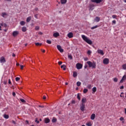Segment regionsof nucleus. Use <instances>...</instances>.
Segmentation results:
<instances>
[{
	"instance_id": "nucleus-20",
	"label": "nucleus",
	"mask_w": 126,
	"mask_h": 126,
	"mask_svg": "<svg viewBox=\"0 0 126 126\" xmlns=\"http://www.w3.org/2000/svg\"><path fill=\"white\" fill-rule=\"evenodd\" d=\"M94 21L95 22H99V21H100V17H96L94 19Z\"/></svg>"
},
{
	"instance_id": "nucleus-29",
	"label": "nucleus",
	"mask_w": 126,
	"mask_h": 126,
	"mask_svg": "<svg viewBox=\"0 0 126 126\" xmlns=\"http://www.w3.org/2000/svg\"><path fill=\"white\" fill-rule=\"evenodd\" d=\"M68 59H69L70 60H72V56L71 54H68Z\"/></svg>"
},
{
	"instance_id": "nucleus-27",
	"label": "nucleus",
	"mask_w": 126,
	"mask_h": 126,
	"mask_svg": "<svg viewBox=\"0 0 126 126\" xmlns=\"http://www.w3.org/2000/svg\"><path fill=\"white\" fill-rule=\"evenodd\" d=\"M3 118H4V119H8V118H9V116H8V115H6V114H4L3 116Z\"/></svg>"
},
{
	"instance_id": "nucleus-57",
	"label": "nucleus",
	"mask_w": 126,
	"mask_h": 126,
	"mask_svg": "<svg viewBox=\"0 0 126 126\" xmlns=\"http://www.w3.org/2000/svg\"><path fill=\"white\" fill-rule=\"evenodd\" d=\"M84 61H88V58H85Z\"/></svg>"
},
{
	"instance_id": "nucleus-21",
	"label": "nucleus",
	"mask_w": 126,
	"mask_h": 126,
	"mask_svg": "<svg viewBox=\"0 0 126 126\" xmlns=\"http://www.w3.org/2000/svg\"><path fill=\"white\" fill-rule=\"evenodd\" d=\"M61 3H62V4H64L66 3L67 0H61Z\"/></svg>"
},
{
	"instance_id": "nucleus-15",
	"label": "nucleus",
	"mask_w": 126,
	"mask_h": 126,
	"mask_svg": "<svg viewBox=\"0 0 126 126\" xmlns=\"http://www.w3.org/2000/svg\"><path fill=\"white\" fill-rule=\"evenodd\" d=\"M87 126H92L93 125V122L90 121L86 124Z\"/></svg>"
},
{
	"instance_id": "nucleus-18",
	"label": "nucleus",
	"mask_w": 126,
	"mask_h": 126,
	"mask_svg": "<svg viewBox=\"0 0 126 126\" xmlns=\"http://www.w3.org/2000/svg\"><path fill=\"white\" fill-rule=\"evenodd\" d=\"M44 122L45 124H49V123H50V119L48 118H45Z\"/></svg>"
},
{
	"instance_id": "nucleus-28",
	"label": "nucleus",
	"mask_w": 126,
	"mask_h": 126,
	"mask_svg": "<svg viewBox=\"0 0 126 126\" xmlns=\"http://www.w3.org/2000/svg\"><path fill=\"white\" fill-rule=\"evenodd\" d=\"M123 69L126 70V64H124L122 65Z\"/></svg>"
},
{
	"instance_id": "nucleus-11",
	"label": "nucleus",
	"mask_w": 126,
	"mask_h": 126,
	"mask_svg": "<svg viewBox=\"0 0 126 126\" xmlns=\"http://www.w3.org/2000/svg\"><path fill=\"white\" fill-rule=\"evenodd\" d=\"M93 2H95L96 3H100V2H102L103 0H92Z\"/></svg>"
},
{
	"instance_id": "nucleus-47",
	"label": "nucleus",
	"mask_w": 126,
	"mask_h": 126,
	"mask_svg": "<svg viewBox=\"0 0 126 126\" xmlns=\"http://www.w3.org/2000/svg\"><path fill=\"white\" fill-rule=\"evenodd\" d=\"M71 103L72 104H75V100H72Z\"/></svg>"
},
{
	"instance_id": "nucleus-37",
	"label": "nucleus",
	"mask_w": 126,
	"mask_h": 126,
	"mask_svg": "<svg viewBox=\"0 0 126 126\" xmlns=\"http://www.w3.org/2000/svg\"><path fill=\"white\" fill-rule=\"evenodd\" d=\"M87 92H88V89H85L84 90V91H83V93H84L85 94H86V93Z\"/></svg>"
},
{
	"instance_id": "nucleus-46",
	"label": "nucleus",
	"mask_w": 126,
	"mask_h": 126,
	"mask_svg": "<svg viewBox=\"0 0 126 126\" xmlns=\"http://www.w3.org/2000/svg\"><path fill=\"white\" fill-rule=\"evenodd\" d=\"M112 18H117V15H112Z\"/></svg>"
},
{
	"instance_id": "nucleus-10",
	"label": "nucleus",
	"mask_w": 126,
	"mask_h": 126,
	"mask_svg": "<svg viewBox=\"0 0 126 126\" xmlns=\"http://www.w3.org/2000/svg\"><path fill=\"white\" fill-rule=\"evenodd\" d=\"M18 34H19V32H18V31H14L13 32L12 35L14 37H16V36H17V35H18Z\"/></svg>"
},
{
	"instance_id": "nucleus-38",
	"label": "nucleus",
	"mask_w": 126,
	"mask_h": 126,
	"mask_svg": "<svg viewBox=\"0 0 126 126\" xmlns=\"http://www.w3.org/2000/svg\"><path fill=\"white\" fill-rule=\"evenodd\" d=\"M92 53V52L91 51V50H88L87 52V54L89 56H90V55H91Z\"/></svg>"
},
{
	"instance_id": "nucleus-17",
	"label": "nucleus",
	"mask_w": 126,
	"mask_h": 126,
	"mask_svg": "<svg viewBox=\"0 0 126 126\" xmlns=\"http://www.w3.org/2000/svg\"><path fill=\"white\" fill-rule=\"evenodd\" d=\"M96 117V115H95V114L93 113L91 115V120H95V117Z\"/></svg>"
},
{
	"instance_id": "nucleus-51",
	"label": "nucleus",
	"mask_w": 126,
	"mask_h": 126,
	"mask_svg": "<svg viewBox=\"0 0 126 126\" xmlns=\"http://www.w3.org/2000/svg\"><path fill=\"white\" fill-rule=\"evenodd\" d=\"M58 63H59V64L61 65L63 63V62L60 61V62H58Z\"/></svg>"
},
{
	"instance_id": "nucleus-63",
	"label": "nucleus",
	"mask_w": 126,
	"mask_h": 126,
	"mask_svg": "<svg viewBox=\"0 0 126 126\" xmlns=\"http://www.w3.org/2000/svg\"><path fill=\"white\" fill-rule=\"evenodd\" d=\"M85 68H87V65L85 66Z\"/></svg>"
},
{
	"instance_id": "nucleus-24",
	"label": "nucleus",
	"mask_w": 126,
	"mask_h": 126,
	"mask_svg": "<svg viewBox=\"0 0 126 126\" xmlns=\"http://www.w3.org/2000/svg\"><path fill=\"white\" fill-rule=\"evenodd\" d=\"M27 30V29L26 27H23L22 29V31L23 32H26V31Z\"/></svg>"
},
{
	"instance_id": "nucleus-8",
	"label": "nucleus",
	"mask_w": 126,
	"mask_h": 126,
	"mask_svg": "<svg viewBox=\"0 0 126 126\" xmlns=\"http://www.w3.org/2000/svg\"><path fill=\"white\" fill-rule=\"evenodd\" d=\"M67 37L70 39L71 38H73V33L72 32H69L67 34Z\"/></svg>"
},
{
	"instance_id": "nucleus-35",
	"label": "nucleus",
	"mask_w": 126,
	"mask_h": 126,
	"mask_svg": "<svg viewBox=\"0 0 126 126\" xmlns=\"http://www.w3.org/2000/svg\"><path fill=\"white\" fill-rule=\"evenodd\" d=\"M96 28H98V26H95L94 27H93L91 28V29L93 30L94 29H96Z\"/></svg>"
},
{
	"instance_id": "nucleus-4",
	"label": "nucleus",
	"mask_w": 126,
	"mask_h": 126,
	"mask_svg": "<svg viewBox=\"0 0 126 126\" xmlns=\"http://www.w3.org/2000/svg\"><path fill=\"white\" fill-rule=\"evenodd\" d=\"M109 62H110V60L108 58H105L103 60V63L104 64H109Z\"/></svg>"
},
{
	"instance_id": "nucleus-2",
	"label": "nucleus",
	"mask_w": 126,
	"mask_h": 126,
	"mask_svg": "<svg viewBox=\"0 0 126 126\" xmlns=\"http://www.w3.org/2000/svg\"><path fill=\"white\" fill-rule=\"evenodd\" d=\"M87 63L88 64L89 67H91V68H96V63L88 61Z\"/></svg>"
},
{
	"instance_id": "nucleus-60",
	"label": "nucleus",
	"mask_w": 126,
	"mask_h": 126,
	"mask_svg": "<svg viewBox=\"0 0 126 126\" xmlns=\"http://www.w3.org/2000/svg\"><path fill=\"white\" fill-rule=\"evenodd\" d=\"M1 30H1V26L0 25V31H1Z\"/></svg>"
},
{
	"instance_id": "nucleus-30",
	"label": "nucleus",
	"mask_w": 126,
	"mask_h": 126,
	"mask_svg": "<svg viewBox=\"0 0 126 126\" xmlns=\"http://www.w3.org/2000/svg\"><path fill=\"white\" fill-rule=\"evenodd\" d=\"M120 97L121 98H124V97H125V94L124 93H121L120 94Z\"/></svg>"
},
{
	"instance_id": "nucleus-62",
	"label": "nucleus",
	"mask_w": 126,
	"mask_h": 126,
	"mask_svg": "<svg viewBox=\"0 0 126 126\" xmlns=\"http://www.w3.org/2000/svg\"><path fill=\"white\" fill-rule=\"evenodd\" d=\"M12 57H15V54H12Z\"/></svg>"
},
{
	"instance_id": "nucleus-36",
	"label": "nucleus",
	"mask_w": 126,
	"mask_h": 126,
	"mask_svg": "<svg viewBox=\"0 0 126 126\" xmlns=\"http://www.w3.org/2000/svg\"><path fill=\"white\" fill-rule=\"evenodd\" d=\"M20 100L22 103H26V101H25V100H24V99L21 98L20 99Z\"/></svg>"
},
{
	"instance_id": "nucleus-48",
	"label": "nucleus",
	"mask_w": 126,
	"mask_h": 126,
	"mask_svg": "<svg viewBox=\"0 0 126 126\" xmlns=\"http://www.w3.org/2000/svg\"><path fill=\"white\" fill-rule=\"evenodd\" d=\"M21 69H23V68L24 67V66L21 65H20Z\"/></svg>"
},
{
	"instance_id": "nucleus-59",
	"label": "nucleus",
	"mask_w": 126,
	"mask_h": 126,
	"mask_svg": "<svg viewBox=\"0 0 126 126\" xmlns=\"http://www.w3.org/2000/svg\"><path fill=\"white\" fill-rule=\"evenodd\" d=\"M125 114L126 115V108H125Z\"/></svg>"
},
{
	"instance_id": "nucleus-1",
	"label": "nucleus",
	"mask_w": 126,
	"mask_h": 126,
	"mask_svg": "<svg viewBox=\"0 0 126 126\" xmlns=\"http://www.w3.org/2000/svg\"><path fill=\"white\" fill-rule=\"evenodd\" d=\"M81 37H82L83 40H84V41H85V42L87 43V44H89V45H92V41L91 40H90V39H89L87 37V36H86L85 35H82Z\"/></svg>"
},
{
	"instance_id": "nucleus-54",
	"label": "nucleus",
	"mask_w": 126,
	"mask_h": 126,
	"mask_svg": "<svg viewBox=\"0 0 126 126\" xmlns=\"http://www.w3.org/2000/svg\"><path fill=\"white\" fill-rule=\"evenodd\" d=\"M8 83L9 84H11V82L10 81V79L8 80Z\"/></svg>"
},
{
	"instance_id": "nucleus-42",
	"label": "nucleus",
	"mask_w": 126,
	"mask_h": 126,
	"mask_svg": "<svg viewBox=\"0 0 126 126\" xmlns=\"http://www.w3.org/2000/svg\"><path fill=\"white\" fill-rule=\"evenodd\" d=\"M46 43H47V44H52V41L51 40H47L46 41Z\"/></svg>"
},
{
	"instance_id": "nucleus-44",
	"label": "nucleus",
	"mask_w": 126,
	"mask_h": 126,
	"mask_svg": "<svg viewBox=\"0 0 126 126\" xmlns=\"http://www.w3.org/2000/svg\"><path fill=\"white\" fill-rule=\"evenodd\" d=\"M15 80H16V81H19V80H20V78H19V77H16V78H15Z\"/></svg>"
},
{
	"instance_id": "nucleus-53",
	"label": "nucleus",
	"mask_w": 126,
	"mask_h": 126,
	"mask_svg": "<svg viewBox=\"0 0 126 126\" xmlns=\"http://www.w3.org/2000/svg\"><path fill=\"white\" fill-rule=\"evenodd\" d=\"M35 123H36V124H39V123H40V122H39V121L36 120H35Z\"/></svg>"
},
{
	"instance_id": "nucleus-41",
	"label": "nucleus",
	"mask_w": 126,
	"mask_h": 126,
	"mask_svg": "<svg viewBox=\"0 0 126 126\" xmlns=\"http://www.w3.org/2000/svg\"><path fill=\"white\" fill-rule=\"evenodd\" d=\"M80 85H81V82H77V86H80Z\"/></svg>"
},
{
	"instance_id": "nucleus-23",
	"label": "nucleus",
	"mask_w": 126,
	"mask_h": 126,
	"mask_svg": "<svg viewBox=\"0 0 126 126\" xmlns=\"http://www.w3.org/2000/svg\"><path fill=\"white\" fill-rule=\"evenodd\" d=\"M61 68H63V70H65L66 69V66L65 64L61 65Z\"/></svg>"
},
{
	"instance_id": "nucleus-19",
	"label": "nucleus",
	"mask_w": 126,
	"mask_h": 126,
	"mask_svg": "<svg viewBox=\"0 0 126 126\" xmlns=\"http://www.w3.org/2000/svg\"><path fill=\"white\" fill-rule=\"evenodd\" d=\"M92 93L93 94H95V92H96V91H97V88L96 87H94L93 89H92Z\"/></svg>"
},
{
	"instance_id": "nucleus-13",
	"label": "nucleus",
	"mask_w": 126,
	"mask_h": 126,
	"mask_svg": "<svg viewBox=\"0 0 126 126\" xmlns=\"http://www.w3.org/2000/svg\"><path fill=\"white\" fill-rule=\"evenodd\" d=\"M0 62L1 63H5V59H4V57H2L0 58Z\"/></svg>"
},
{
	"instance_id": "nucleus-7",
	"label": "nucleus",
	"mask_w": 126,
	"mask_h": 126,
	"mask_svg": "<svg viewBox=\"0 0 126 126\" xmlns=\"http://www.w3.org/2000/svg\"><path fill=\"white\" fill-rule=\"evenodd\" d=\"M97 52L99 55H101V56H104V51H103V50L100 49H98L97 51Z\"/></svg>"
},
{
	"instance_id": "nucleus-49",
	"label": "nucleus",
	"mask_w": 126,
	"mask_h": 126,
	"mask_svg": "<svg viewBox=\"0 0 126 126\" xmlns=\"http://www.w3.org/2000/svg\"><path fill=\"white\" fill-rule=\"evenodd\" d=\"M38 34H39V35H43V32H39Z\"/></svg>"
},
{
	"instance_id": "nucleus-14",
	"label": "nucleus",
	"mask_w": 126,
	"mask_h": 126,
	"mask_svg": "<svg viewBox=\"0 0 126 126\" xmlns=\"http://www.w3.org/2000/svg\"><path fill=\"white\" fill-rule=\"evenodd\" d=\"M86 101H87V99H86V98L85 97H83L82 98V103L81 104H85V103H86Z\"/></svg>"
},
{
	"instance_id": "nucleus-52",
	"label": "nucleus",
	"mask_w": 126,
	"mask_h": 126,
	"mask_svg": "<svg viewBox=\"0 0 126 126\" xmlns=\"http://www.w3.org/2000/svg\"><path fill=\"white\" fill-rule=\"evenodd\" d=\"M112 23H113V24H116V20H113Z\"/></svg>"
},
{
	"instance_id": "nucleus-45",
	"label": "nucleus",
	"mask_w": 126,
	"mask_h": 126,
	"mask_svg": "<svg viewBox=\"0 0 126 126\" xmlns=\"http://www.w3.org/2000/svg\"><path fill=\"white\" fill-rule=\"evenodd\" d=\"M87 88H89V89H91V88H92V86H91V85H89L87 86Z\"/></svg>"
},
{
	"instance_id": "nucleus-26",
	"label": "nucleus",
	"mask_w": 126,
	"mask_h": 126,
	"mask_svg": "<svg viewBox=\"0 0 126 126\" xmlns=\"http://www.w3.org/2000/svg\"><path fill=\"white\" fill-rule=\"evenodd\" d=\"M120 121H121V122H122V123H125V118H124V117H121L120 118Z\"/></svg>"
},
{
	"instance_id": "nucleus-34",
	"label": "nucleus",
	"mask_w": 126,
	"mask_h": 126,
	"mask_svg": "<svg viewBox=\"0 0 126 126\" xmlns=\"http://www.w3.org/2000/svg\"><path fill=\"white\" fill-rule=\"evenodd\" d=\"M52 122V123H56V122H57V119H56V118H53Z\"/></svg>"
},
{
	"instance_id": "nucleus-40",
	"label": "nucleus",
	"mask_w": 126,
	"mask_h": 126,
	"mask_svg": "<svg viewBox=\"0 0 126 126\" xmlns=\"http://www.w3.org/2000/svg\"><path fill=\"white\" fill-rule=\"evenodd\" d=\"M113 81H114V82H118V78H114L113 79Z\"/></svg>"
},
{
	"instance_id": "nucleus-33",
	"label": "nucleus",
	"mask_w": 126,
	"mask_h": 126,
	"mask_svg": "<svg viewBox=\"0 0 126 126\" xmlns=\"http://www.w3.org/2000/svg\"><path fill=\"white\" fill-rule=\"evenodd\" d=\"M77 98L79 100V101H80V99H81V98H80V94H77Z\"/></svg>"
},
{
	"instance_id": "nucleus-61",
	"label": "nucleus",
	"mask_w": 126,
	"mask_h": 126,
	"mask_svg": "<svg viewBox=\"0 0 126 126\" xmlns=\"http://www.w3.org/2000/svg\"><path fill=\"white\" fill-rule=\"evenodd\" d=\"M6 0V1H11V0Z\"/></svg>"
},
{
	"instance_id": "nucleus-16",
	"label": "nucleus",
	"mask_w": 126,
	"mask_h": 126,
	"mask_svg": "<svg viewBox=\"0 0 126 126\" xmlns=\"http://www.w3.org/2000/svg\"><path fill=\"white\" fill-rule=\"evenodd\" d=\"M0 25L1 27H4L5 28L7 26V25H6V24L4 23H0Z\"/></svg>"
},
{
	"instance_id": "nucleus-31",
	"label": "nucleus",
	"mask_w": 126,
	"mask_h": 126,
	"mask_svg": "<svg viewBox=\"0 0 126 126\" xmlns=\"http://www.w3.org/2000/svg\"><path fill=\"white\" fill-rule=\"evenodd\" d=\"M7 16V14H6L5 13H2V17H6Z\"/></svg>"
},
{
	"instance_id": "nucleus-6",
	"label": "nucleus",
	"mask_w": 126,
	"mask_h": 126,
	"mask_svg": "<svg viewBox=\"0 0 126 126\" xmlns=\"http://www.w3.org/2000/svg\"><path fill=\"white\" fill-rule=\"evenodd\" d=\"M76 66L77 67V69H81L82 68V64H81L80 63H77L76 65Z\"/></svg>"
},
{
	"instance_id": "nucleus-32",
	"label": "nucleus",
	"mask_w": 126,
	"mask_h": 126,
	"mask_svg": "<svg viewBox=\"0 0 126 126\" xmlns=\"http://www.w3.org/2000/svg\"><path fill=\"white\" fill-rule=\"evenodd\" d=\"M30 20H31V17H29L27 19V22H30Z\"/></svg>"
},
{
	"instance_id": "nucleus-50",
	"label": "nucleus",
	"mask_w": 126,
	"mask_h": 126,
	"mask_svg": "<svg viewBox=\"0 0 126 126\" xmlns=\"http://www.w3.org/2000/svg\"><path fill=\"white\" fill-rule=\"evenodd\" d=\"M12 95H13V96H14V97H15V95H16V94H15V92H13V93H12Z\"/></svg>"
},
{
	"instance_id": "nucleus-55",
	"label": "nucleus",
	"mask_w": 126,
	"mask_h": 126,
	"mask_svg": "<svg viewBox=\"0 0 126 126\" xmlns=\"http://www.w3.org/2000/svg\"><path fill=\"white\" fill-rule=\"evenodd\" d=\"M41 51H42V53H45V52H46V50H45L41 49Z\"/></svg>"
},
{
	"instance_id": "nucleus-3",
	"label": "nucleus",
	"mask_w": 126,
	"mask_h": 126,
	"mask_svg": "<svg viewBox=\"0 0 126 126\" xmlns=\"http://www.w3.org/2000/svg\"><path fill=\"white\" fill-rule=\"evenodd\" d=\"M80 109L82 112L85 111V104L81 103L80 105Z\"/></svg>"
},
{
	"instance_id": "nucleus-58",
	"label": "nucleus",
	"mask_w": 126,
	"mask_h": 126,
	"mask_svg": "<svg viewBox=\"0 0 126 126\" xmlns=\"http://www.w3.org/2000/svg\"><path fill=\"white\" fill-rule=\"evenodd\" d=\"M46 96L45 95H44L43 97V99H46Z\"/></svg>"
},
{
	"instance_id": "nucleus-64",
	"label": "nucleus",
	"mask_w": 126,
	"mask_h": 126,
	"mask_svg": "<svg viewBox=\"0 0 126 126\" xmlns=\"http://www.w3.org/2000/svg\"><path fill=\"white\" fill-rule=\"evenodd\" d=\"M123 1H124V2L126 3V0H123Z\"/></svg>"
},
{
	"instance_id": "nucleus-9",
	"label": "nucleus",
	"mask_w": 126,
	"mask_h": 126,
	"mask_svg": "<svg viewBox=\"0 0 126 126\" xmlns=\"http://www.w3.org/2000/svg\"><path fill=\"white\" fill-rule=\"evenodd\" d=\"M53 36H54L55 38H58V37H60V33L58 32H54Z\"/></svg>"
},
{
	"instance_id": "nucleus-5",
	"label": "nucleus",
	"mask_w": 126,
	"mask_h": 126,
	"mask_svg": "<svg viewBox=\"0 0 126 126\" xmlns=\"http://www.w3.org/2000/svg\"><path fill=\"white\" fill-rule=\"evenodd\" d=\"M57 48L60 53H63V49L62 48V46L61 45H57Z\"/></svg>"
},
{
	"instance_id": "nucleus-39",
	"label": "nucleus",
	"mask_w": 126,
	"mask_h": 126,
	"mask_svg": "<svg viewBox=\"0 0 126 126\" xmlns=\"http://www.w3.org/2000/svg\"><path fill=\"white\" fill-rule=\"evenodd\" d=\"M35 45L36 46H41V45H42V43H35Z\"/></svg>"
},
{
	"instance_id": "nucleus-25",
	"label": "nucleus",
	"mask_w": 126,
	"mask_h": 126,
	"mask_svg": "<svg viewBox=\"0 0 126 126\" xmlns=\"http://www.w3.org/2000/svg\"><path fill=\"white\" fill-rule=\"evenodd\" d=\"M20 24L21 26H24V25H25V22L22 21L20 22Z\"/></svg>"
},
{
	"instance_id": "nucleus-43",
	"label": "nucleus",
	"mask_w": 126,
	"mask_h": 126,
	"mask_svg": "<svg viewBox=\"0 0 126 126\" xmlns=\"http://www.w3.org/2000/svg\"><path fill=\"white\" fill-rule=\"evenodd\" d=\"M35 30L38 31L40 29V27L39 26H36V27H35Z\"/></svg>"
},
{
	"instance_id": "nucleus-22",
	"label": "nucleus",
	"mask_w": 126,
	"mask_h": 126,
	"mask_svg": "<svg viewBox=\"0 0 126 126\" xmlns=\"http://www.w3.org/2000/svg\"><path fill=\"white\" fill-rule=\"evenodd\" d=\"M73 77H76L77 76V72L75 71L73 72Z\"/></svg>"
},
{
	"instance_id": "nucleus-12",
	"label": "nucleus",
	"mask_w": 126,
	"mask_h": 126,
	"mask_svg": "<svg viewBox=\"0 0 126 126\" xmlns=\"http://www.w3.org/2000/svg\"><path fill=\"white\" fill-rule=\"evenodd\" d=\"M126 79V75H125L123 76L121 80L120 81V83H123L125 80Z\"/></svg>"
},
{
	"instance_id": "nucleus-56",
	"label": "nucleus",
	"mask_w": 126,
	"mask_h": 126,
	"mask_svg": "<svg viewBox=\"0 0 126 126\" xmlns=\"http://www.w3.org/2000/svg\"><path fill=\"white\" fill-rule=\"evenodd\" d=\"M124 86H122L120 87V89H124Z\"/></svg>"
}]
</instances>
